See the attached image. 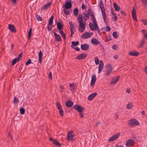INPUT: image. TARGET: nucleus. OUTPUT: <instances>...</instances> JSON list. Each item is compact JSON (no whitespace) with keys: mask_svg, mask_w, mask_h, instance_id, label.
Here are the masks:
<instances>
[{"mask_svg":"<svg viewBox=\"0 0 147 147\" xmlns=\"http://www.w3.org/2000/svg\"><path fill=\"white\" fill-rule=\"evenodd\" d=\"M119 77L117 76L115 78H112L111 81L110 82L111 84H115L118 81Z\"/></svg>","mask_w":147,"mask_h":147,"instance_id":"4468645a","label":"nucleus"},{"mask_svg":"<svg viewBox=\"0 0 147 147\" xmlns=\"http://www.w3.org/2000/svg\"><path fill=\"white\" fill-rule=\"evenodd\" d=\"M82 112V111H81V112H80V113H79V115L81 118H83L84 117V115Z\"/></svg>","mask_w":147,"mask_h":147,"instance_id":"0e129e2a","label":"nucleus"},{"mask_svg":"<svg viewBox=\"0 0 147 147\" xmlns=\"http://www.w3.org/2000/svg\"><path fill=\"white\" fill-rule=\"evenodd\" d=\"M71 47L75 49L77 51H80V49L78 47H74V46H71Z\"/></svg>","mask_w":147,"mask_h":147,"instance_id":"6e6d98bb","label":"nucleus"},{"mask_svg":"<svg viewBox=\"0 0 147 147\" xmlns=\"http://www.w3.org/2000/svg\"><path fill=\"white\" fill-rule=\"evenodd\" d=\"M79 42L78 41H76V42L72 41L71 42V46H77L79 44Z\"/></svg>","mask_w":147,"mask_h":147,"instance_id":"e433bc0d","label":"nucleus"},{"mask_svg":"<svg viewBox=\"0 0 147 147\" xmlns=\"http://www.w3.org/2000/svg\"><path fill=\"white\" fill-rule=\"evenodd\" d=\"M101 11L102 16L104 20V21L105 22V23H107V22L106 20V16L105 13V10H102Z\"/></svg>","mask_w":147,"mask_h":147,"instance_id":"412c9836","label":"nucleus"},{"mask_svg":"<svg viewBox=\"0 0 147 147\" xmlns=\"http://www.w3.org/2000/svg\"><path fill=\"white\" fill-rule=\"evenodd\" d=\"M73 104V102L71 100H68L65 102L66 106L69 107H71Z\"/></svg>","mask_w":147,"mask_h":147,"instance_id":"393cba45","label":"nucleus"},{"mask_svg":"<svg viewBox=\"0 0 147 147\" xmlns=\"http://www.w3.org/2000/svg\"><path fill=\"white\" fill-rule=\"evenodd\" d=\"M92 21L94 24V27H96V28L98 27V24L95 17L92 18Z\"/></svg>","mask_w":147,"mask_h":147,"instance_id":"b1692460","label":"nucleus"},{"mask_svg":"<svg viewBox=\"0 0 147 147\" xmlns=\"http://www.w3.org/2000/svg\"><path fill=\"white\" fill-rule=\"evenodd\" d=\"M112 19H113V20L114 22H115L117 20V16L115 15H113V17L112 18Z\"/></svg>","mask_w":147,"mask_h":147,"instance_id":"5fc2aeb1","label":"nucleus"},{"mask_svg":"<svg viewBox=\"0 0 147 147\" xmlns=\"http://www.w3.org/2000/svg\"><path fill=\"white\" fill-rule=\"evenodd\" d=\"M142 3L144 6V8H147V0H141Z\"/></svg>","mask_w":147,"mask_h":147,"instance_id":"c85d7f7f","label":"nucleus"},{"mask_svg":"<svg viewBox=\"0 0 147 147\" xmlns=\"http://www.w3.org/2000/svg\"><path fill=\"white\" fill-rule=\"evenodd\" d=\"M91 42L93 45H98L100 43V42L98 41L97 39L95 38L92 39Z\"/></svg>","mask_w":147,"mask_h":147,"instance_id":"aec40b11","label":"nucleus"},{"mask_svg":"<svg viewBox=\"0 0 147 147\" xmlns=\"http://www.w3.org/2000/svg\"><path fill=\"white\" fill-rule=\"evenodd\" d=\"M18 61V60L17 59V58H15L12 60L11 65H13L15 64L17 61Z\"/></svg>","mask_w":147,"mask_h":147,"instance_id":"f704fd0d","label":"nucleus"},{"mask_svg":"<svg viewBox=\"0 0 147 147\" xmlns=\"http://www.w3.org/2000/svg\"><path fill=\"white\" fill-rule=\"evenodd\" d=\"M142 33L145 38L147 39V31L145 30H142Z\"/></svg>","mask_w":147,"mask_h":147,"instance_id":"7c9ffc66","label":"nucleus"},{"mask_svg":"<svg viewBox=\"0 0 147 147\" xmlns=\"http://www.w3.org/2000/svg\"><path fill=\"white\" fill-rule=\"evenodd\" d=\"M56 105L58 110L62 108L61 104L59 102H57L56 103Z\"/></svg>","mask_w":147,"mask_h":147,"instance_id":"ea45409f","label":"nucleus"},{"mask_svg":"<svg viewBox=\"0 0 147 147\" xmlns=\"http://www.w3.org/2000/svg\"><path fill=\"white\" fill-rule=\"evenodd\" d=\"M113 4L115 10L117 11H119L120 10V7L115 2H114Z\"/></svg>","mask_w":147,"mask_h":147,"instance_id":"a878e982","label":"nucleus"},{"mask_svg":"<svg viewBox=\"0 0 147 147\" xmlns=\"http://www.w3.org/2000/svg\"><path fill=\"white\" fill-rule=\"evenodd\" d=\"M135 143V141L134 140L130 139L127 140L125 143V145L127 147H131L133 146Z\"/></svg>","mask_w":147,"mask_h":147,"instance_id":"7ed1b4c3","label":"nucleus"},{"mask_svg":"<svg viewBox=\"0 0 147 147\" xmlns=\"http://www.w3.org/2000/svg\"><path fill=\"white\" fill-rule=\"evenodd\" d=\"M63 11L64 13L66 16H67L69 15V12L70 10L67 11L66 9H63Z\"/></svg>","mask_w":147,"mask_h":147,"instance_id":"a19ab883","label":"nucleus"},{"mask_svg":"<svg viewBox=\"0 0 147 147\" xmlns=\"http://www.w3.org/2000/svg\"><path fill=\"white\" fill-rule=\"evenodd\" d=\"M44 9H46V4H44L42 7L41 9V11H42Z\"/></svg>","mask_w":147,"mask_h":147,"instance_id":"bf43d9fd","label":"nucleus"},{"mask_svg":"<svg viewBox=\"0 0 147 147\" xmlns=\"http://www.w3.org/2000/svg\"><path fill=\"white\" fill-rule=\"evenodd\" d=\"M128 124L132 126H133L135 125H138L139 123L136 119H131L129 121Z\"/></svg>","mask_w":147,"mask_h":147,"instance_id":"f03ea898","label":"nucleus"},{"mask_svg":"<svg viewBox=\"0 0 147 147\" xmlns=\"http://www.w3.org/2000/svg\"><path fill=\"white\" fill-rule=\"evenodd\" d=\"M57 28L58 29H62L63 27V25L60 22H57Z\"/></svg>","mask_w":147,"mask_h":147,"instance_id":"c756f323","label":"nucleus"},{"mask_svg":"<svg viewBox=\"0 0 147 147\" xmlns=\"http://www.w3.org/2000/svg\"><path fill=\"white\" fill-rule=\"evenodd\" d=\"M39 62L41 63L42 61V53L41 51H40L38 53Z\"/></svg>","mask_w":147,"mask_h":147,"instance_id":"bb28decb","label":"nucleus"},{"mask_svg":"<svg viewBox=\"0 0 147 147\" xmlns=\"http://www.w3.org/2000/svg\"><path fill=\"white\" fill-rule=\"evenodd\" d=\"M51 2H49L47 3V8L49 7L51 5Z\"/></svg>","mask_w":147,"mask_h":147,"instance_id":"680f3d73","label":"nucleus"},{"mask_svg":"<svg viewBox=\"0 0 147 147\" xmlns=\"http://www.w3.org/2000/svg\"><path fill=\"white\" fill-rule=\"evenodd\" d=\"M48 78L50 80H52V75L51 72H50L48 75Z\"/></svg>","mask_w":147,"mask_h":147,"instance_id":"3c124183","label":"nucleus"},{"mask_svg":"<svg viewBox=\"0 0 147 147\" xmlns=\"http://www.w3.org/2000/svg\"><path fill=\"white\" fill-rule=\"evenodd\" d=\"M82 7L83 9H86V6L83 4L82 5Z\"/></svg>","mask_w":147,"mask_h":147,"instance_id":"774afa93","label":"nucleus"},{"mask_svg":"<svg viewBox=\"0 0 147 147\" xmlns=\"http://www.w3.org/2000/svg\"><path fill=\"white\" fill-rule=\"evenodd\" d=\"M73 132L71 130L69 131L68 132L67 137V139L69 141L70 140H73L74 135L73 134Z\"/></svg>","mask_w":147,"mask_h":147,"instance_id":"39448f33","label":"nucleus"},{"mask_svg":"<svg viewBox=\"0 0 147 147\" xmlns=\"http://www.w3.org/2000/svg\"><path fill=\"white\" fill-rule=\"evenodd\" d=\"M8 28L9 30L12 32H16V30L14 25L12 24H9Z\"/></svg>","mask_w":147,"mask_h":147,"instance_id":"f3484780","label":"nucleus"},{"mask_svg":"<svg viewBox=\"0 0 147 147\" xmlns=\"http://www.w3.org/2000/svg\"><path fill=\"white\" fill-rule=\"evenodd\" d=\"M78 9L77 8H75L73 10V13L75 16H77L78 14Z\"/></svg>","mask_w":147,"mask_h":147,"instance_id":"473e14b6","label":"nucleus"},{"mask_svg":"<svg viewBox=\"0 0 147 147\" xmlns=\"http://www.w3.org/2000/svg\"><path fill=\"white\" fill-rule=\"evenodd\" d=\"M50 140L56 146H59L61 145V144L59 142L57 141L56 140L52 138H50Z\"/></svg>","mask_w":147,"mask_h":147,"instance_id":"dca6fc26","label":"nucleus"},{"mask_svg":"<svg viewBox=\"0 0 147 147\" xmlns=\"http://www.w3.org/2000/svg\"><path fill=\"white\" fill-rule=\"evenodd\" d=\"M32 29L30 28L28 33V39H30V38L32 35Z\"/></svg>","mask_w":147,"mask_h":147,"instance_id":"72a5a7b5","label":"nucleus"},{"mask_svg":"<svg viewBox=\"0 0 147 147\" xmlns=\"http://www.w3.org/2000/svg\"><path fill=\"white\" fill-rule=\"evenodd\" d=\"M99 5L101 10H105L104 4L102 0H100Z\"/></svg>","mask_w":147,"mask_h":147,"instance_id":"cd10ccee","label":"nucleus"},{"mask_svg":"<svg viewBox=\"0 0 147 147\" xmlns=\"http://www.w3.org/2000/svg\"><path fill=\"white\" fill-rule=\"evenodd\" d=\"M120 135V133L117 134L113 135L112 137L109 138L108 140L109 142H112L116 140L119 136Z\"/></svg>","mask_w":147,"mask_h":147,"instance_id":"0eeeda50","label":"nucleus"},{"mask_svg":"<svg viewBox=\"0 0 147 147\" xmlns=\"http://www.w3.org/2000/svg\"><path fill=\"white\" fill-rule=\"evenodd\" d=\"M22 52H21V53L19 54L18 57L17 58H16L18 60V61H20V59H21V57H22Z\"/></svg>","mask_w":147,"mask_h":147,"instance_id":"49530a36","label":"nucleus"},{"mask_svg":"<svg viewBox=\"0 0 147 147\" xmlns=\"http://www.w3.org/2000/svg\"><path fill=\"white\" fill-rule=\"evenodd\" d=\"M94 60L95 61V64L96 65H98L99 63V59L97 57H95L94 58Z\"/></svg>","mask_w":147,"mask_h":147,"instance_id":"c03bdc74","label":"nucleus"},{"mask_svg":"<svg viewBox=\"0 0 147 147\" xmlns=\"http://www.w3.org/2000/svg\"><path fill=\"white\" fill-rule=\"evenodd\" d=\"M50 25H49V24L48 25V26H47V29H48V30L49 31H50L51 30V28L52 27V26H50Z\"/></svg>","mask_w":147,"mask_h":147,"instance_id":"13d9d810","label":"nucleus"},{"mask_svg":"<svg viewBox=\"0 0 147 147\" xmlns=\"http://www.w3.org/2000/svg\"><path fill=\"white\" fill-rule=\"evenodd\" d=\"M69 86L71 88L70 89L71 90L74 91L75 90V84L74 83L69 84Z\"/></svg>","mask_w":147,"mask_h":147,"instance_id":"4c0bfd02","label":"nucleus"},{"mask_svg":"<svg viewBox=\"0 0 147 147\" xmlns=\"http://www.w3.org/2000/svg\"><path fill=\"white\" fill-rule=\"evenodd\" d=\"M73 108L76 110L78 113L84 110V109L83 107L77 105H74Z\"/></svg>","mask_w":147,"mask_h":147,"instance_id":"423d86ee","label":"nucleus"},{"mask_svg":"<svg viewBox=\"0 0 147 147\" xmlns=\"http://www.w3.org/2000/svg\"><path fill=\"white\" fill-rule=\"evenodd\" d=\"M69 24L70 27V31H75L76 30L75 28H77V26L75 25L72 24V22L71 21H69Z\"/></svg>","mask_w":147,"mask_h":147,"instance_id":"9d476101","label":"nucleus"},{"mask_svg":"<svg viewBox=\"0 0 147 147\" xmlns=\"http://www.w3.org/2000/svg\"><path fill=\"white\" fill-rule=\"evenodd\" d=\"M129 54L132 56H137L139 55V53L137 51H133L129 52Z\"/></svg>","mask_w":147,"mask_h":147,"instance_id":"5701e85b","label":"nucleus"},{"mask_svg":"<svg viewBox=\"0 0 147 147\" xmlns=\"http://www.w3.org/2000/svg\"><path fill=\"white\" fill-rule=\"evenodd\" d=\"M53 16H52L50 18L49 21V25H51L53 22Z\"/></svg>","mask_w":147,"mask_h":147,"instance_id":"37998d69","label":"nucleus"},{"mask_svg":"<svg viewBox=\"0 0 147 147\" xmlns=\"http://www.w3.org/2000/svg\"><path fill=\"white\" fill-rule=\"evenodd\" d=\"M103 67V63L102 60H100L98 69V73H100Z\"/></svg>","mask_w":147,"mask_h":147,"instance_id":"9b49d317","label":"nucleus"},{"mask_svg":"<svg viewBox=\"0 0 147 147\" xmlns=\"http://www.w3.org/2000/svg\"><path fill=\"white\" fill-rule=\"evenodd\" d=\"M60 89L61 90V91H63V90H64V86L63 85H61L60 86Z\"/></svg>","mask_w":147,"mask_h":147,"instance_id":"e2e57ef3","label":"nucleus"},{"mask_svg":"<svg viewBox=\"0 0 147 147\" xmlns=\"http://www.w3.org/2000/svg\"><path fill=\"white\" fill-rule=\"evenodd\" d=\"M92 35V33L86 32L83 34L81 37L83 39H86L90 37Z\"/></svg>","mask_w":147,"mask_h":147,"instance_id":"6e6552de","label":"nucleus"},{"mask_svg":"<svg viewBox=\"0 0 147 147\" xmlns=\"http://www.w3.org/2000/svg\"><path fill=\"white\" fill-rule=\"evenodd\" d=\"M87 56V54L86 53H82L78 55L76 58V59L80 60L85 58Z\"/></svg>","mask_w":147,"mask_h":147,"instance_id":"1a4fd4ad","label":"nucleus"},{"mask_svg":"<svg viewBox=\"0 0 147 147\" xmlns=\"http://www.w3.org/2000/svg\"><path fill=\"white\" fill-rule=\"evenodd\" d=\"M59 110V113L61 116H63L64 115L63 111L62 108L58 110Z\"/></svg>","mask_w":147,"mask_h":147,"instance_id":"de8ad7c7","label":"nucleus"},{"mask_svg":"<svg viewBox=\"0 0 147 147\" xmlns=\"http://www.w3.org/2000/svg\"><path fill=\"white\" fill-rule=\"evenodd\" d=\"M81 48L82 50L87 51L89 49V45L87 44L82 45H81Z\"/></svg>","mask_w":147,"mask_h":147,"instance_id":"f8f14e48","label":"nucleus"},{"mask_svg":"<svg viewBox=\"0 0 147 147\" xmlns=\"http://www.w3.org/2000/svg\"><path fill=\"white\" fill-rule=\"evenodd\" d=\"M87 13L90 14L91 13H93L91 9H89L87 11Z\"/></svg>","mask_w":147,"mask_h":147,"instance_id":"052dcab7","label":"nucleus"},{"mask_svg":"<svg viewBox=\"0 0 147 147\" xmlns=\"http://www.w3.org/2000/svg\"><path fill=\"white\" fill-rule=\"evenodd\" d=\"M77 20L79 24L78 31L81 33H82L85 29L86 23L85 22H83L82 15L81 14L78 15Z\"/></svg>","mask_w":147,"mask_h":147,"instance_id":"f257e3e1","label":"nucleus"},{"mask_svg":"<svg viewBox=\"0 0 147 147\" xmlns=\"http://www.w3.org/2000/svg\"><path fill=\"white\" fill-rule=\"evenodd\" d=\"M19 102V100L16 98V97L15 96L13 99V102L14 103H18Z\"/></svg>","mask_w":147,"mask_h":147,"instance_id":"8fccbe9b","label":"nucleus"},{"mask_svg":"<svg viewBox=\"0 0 147 147\" xmlns=\"http://www.w3.org/2000/svg\"><path fill=\"white\" fill-rule=\"evenodd\" d=\"M132 16L133 19L134 20L136 21H137V20L136 18V10L134 7H133L132 9Z\"/></svg>","mask_w":147,"mask_h":147,"instance_id":"6ab92c4d","label":"nucleus"},{"mask_svg":"<svg viewBox=\"0 0 147 147\" xmlns=\"http://www.w3.org/2000/svg\"><path fill=\"white\" fill-rule=\"evenodd\" d=\"M20 113L21 115H23L25 113V110L23 107H21L20 109Z\"/></svg>","mask_w":147,"mask_h":147,"instance_id":"58836bf2","label":"nucleus"},{"mask_svg":"<svg viewBox=\"0 0 147 147\" xmlns=\"http://www.w3.org/2000/svg\"><path fill=\"white\" fill-rule=\"evenodd\" d=\"M60 34H61V36H62V37H63V39H66V36H65V34L64 33V32H63Z\"/></svg>","mask_w":147,"mask_h":147,"instance_id":"4d7b16f0","label":"nucleus"},{"mask_svg":"<svg viewBox=\"0 0 147 147\" xmlns=\"http://www.w3.org/2000/svg\"><path fill=\"white\" fill-rule=\"evenodd\" d=\"M30 63L32 64V62L31 61V59H29L26 63V65H28L30 64Z\"/></svg>","mask_w":147,"mask_h":147,"instance_id":"09e8293b","label":"nucleus"},{"mask_svg":"<svg viewBox=\"0 0 147 147\" xmlns=\"http://www.w3.org/2000/svg\"><path fill=\"white\" fill-rule=\"evenodd\" d=\"M71 6L72 4L70 2H67L65 3L64 7L65 9H69L71 7Z\"/></svg>","mask_w":147,"mask_h":147,"instance_id":"4be33fe9","label":"nucleus"},{"mask_svg":"<svg viewBox=\"0 0 147 147\" xmlns=\"http://www.w3.org/2000/svg\"><path fill=\"white\" fill-rule=\"evenodd\" d=\"M96 76L95 74H94L92 77L91 80L90 86H92L94 85L95 84V82L96 81Z\"/></svg>","mask_w":147,"mask_h":147,"instance_id":"ddd939ff","label":"nucleus"},{"mask_svg":"<svg viewBox=\"0 0 147 147\" xmlns=\"http://www.w3.org/2000/svg\"><path fill=\"white\" fill-rule=\"evenodd\" d=\"M113 36L115 38H117L118 37V35L117 32H114L113 33Z\"/></svg>","mask_w":147,"mask_h":147,"instance_id":"a18cd8bd","label":"nucleus"},{"mask_svg":"<svg viewBox=\"0 0 147 147\" xmlns=\"http://www.w3.org/2000/svg\"><path fill=\"white\" fill-rule=\"evenodd\" d=\"M90 15V14H88L87 13L85 14V16L87 19H88L89 18Z\"/></svg>","mask_w":147,"mask_h":147,"instance_id":"338daca9","label":"nucleus"},{"mask_svg":"<svg viewBox=\"0 0 147 147\" xmlns=\"http://www.w3.org/2000/svg\"><path fill=\"white\" fill-rule=\"evenodd\" d=\"M97 95L96 92L91 94L88 97V99L90 101L92 100Z\"/></svg>","mask_w":147,"mask_h":147,"instance_id":"a211bd4d","label":"nucleus"},{"mask_svg":"<svg viewBox=\"0 0 147 147\" xmlns=\"http://www.w3.org/2000/svg\"><path fill=\"white\" fill-rule=\"evenodd\" d=\"M126 107L127 109H131L132 108V104L131 102H129L126 106Z\"/></svg>","mask_w":147,"mask_h":147,"instance_id":"2f4dec72","label":"nucleus"},{"mask_svg":"<svg viewBox=\"0 0 147 147\" xmlns=\"http://www.w3.org/2000/svg\"><path fill=\"white\" fill-rule=\"evenodd\" d=\"M142 22L143 23L144 25H147V19H142L141 20Z\"/></svg>","mask_w":147,"mask_h":147,"instance_id":"603ef678","label":"nucleus"},{"mask_svg":"<svg viewBox=\"0 0 147 147\" xmlns=\"http://www.w3.org/2000/svg\"><path fill=\"white\" fill-rule=\"evenodd\" d=\"M89 26L91 30L92 31L94 30H97V32L98 34L100 36L101 35V34L100 33V30L98 28V27L96 28V27H93L92 24L90 22L89 24Z\"/></svg>","mask_w":147,"mask_h":147,"instance_id":"20e7f679","label":"nucleus"},{"mask_svg":"<svg viewBox=\"0 0 147 147\" xmlns=\"http://www.w3.org/2000/svg\"><path fill=\"white\" fill-rule=\"evenodd\" d=\"M106 70L112 71V69L111 65L108 64L106 66Z\"/></svg>","mask_w":147,"mask_h":147,"instance_id":"c9c22d12","label":"nucleus"},{"mask_svg":"<svg viewBox=\"0 0 147 147\" xmlns=\"http://www.w3.org/2000/svg\"><path fill=\"white\" fill-rule=\"evenodd\" d=\"M36 18L38 21H42V18L40 16L37 15V13H36Z\"/></svg>","mask_w":147,"mask_h":147,"instance_id":"79ce46f5","label":"nucleus"},{"mask_svg":"<svg viewBox=\"0 0 147 147\" xmlns=\"http://www.w3.org/2000/svg\"><path fill=\"white\" fill-rule=\"evenodd\" d=\"M120 13L121 14V15L122 16H126V14L122 10H121L120 11Z\"/></svg>","mask_w":147,"mask_h":147,"instance_id":"69168bd1","label":"nucleus"},{"mask_svg":"<svg viewBox=\"0 0 147 147\" xmlns=\"http://www.w3.org/2000/svg\"><path fill=\"white\" fill-rule=\"evenodd\" d=\"M111 71H112L111 70H106V75L107 76H108L111 73Z\"/></svg>","mask_w":147,"mask_h":147,"instance_id":"864d4df0","label":"nucleus"},{"mask_svg":"<svg viewBox=\"0 0 147 147\" xmlns=\"http://www.w3.org/2000/svg\"><path fill=\"white\" fill-rule=\"evenodd\" d=\"M54 34V36L55 37V39L56 40L59 42H60L61 41V38L59 35L57 34L55 32H53Z\"/></svg>","mask_w":147,"mask_h":147,"instance_id":"2eb2a0df","label":"nucleus"}]
</instances>
